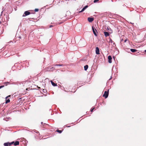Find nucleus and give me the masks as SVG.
I'll return each instance as SVG.
<instances>
[{
    "mask_svg": "<svg viewBox=\"0 0 146 146\" xmlns=\"http://www.w3.org/2000/svg\"><path fill=\"white\" fill-rule=\"evenodd\" d=\"M14 143V141H12L11 142H7L5 143H4V145L5 146H10L12 145Z\"/></svg>",
    "mask_w": 146,
    "mask_h": 146,
    "instance_id": "nucleus-1",
    "label": "nucleus"
},
{
    "mask_svg": "<svg viewBox=\"0 0 146 146\" xmlns=\"http://www.w3.org/2000/svg\"><path fill=\"white\" fill-rule=\"evenodd\" d=\"M109 94V90L108 91H105L104 94L103 95V97H104L105 98H108Z\"/></svg>",
    "mask_w": 146,
    "mask_h": 146,
    "instance_id": "nucleus-2",
    "label": "nucleus"
},
{
    "mask_svg": "<svg viewBox=\"0 0 146 146\" xmlns=\"http://www.w3.org/2000/svg\"><path fill=\"white\" fill-rule=\"evenodd\" d=\"M30 13L29 11H25L24 13V14L23 15V17H25L26 16L29 15L30 14Z\"/></svg>",
    "mask_w": 146,
    "mask_h": 146,
    "instance_id": "nucleus-3",
    "label": "nucleus"
},
{
    "mask_svg": "<svg viewBox=\"0 0 146 146\" xmlns=\"http://www.w3.org/2000/svg\"><path fill=\"white\" fill-rule=\"evenodd\" d=\"M92 30L93 31V33L94 34V35L96 36H97V34L96 33V32L97 33H98V32H97L95 28H94L93 27V26L92 27Z\"/></svg>",
    "mask_w": 146,
    "mask_h": 146,
    "instance_id": "nucleus-4",
    "label": "nucleus"
},
{
    "mask_svg": "<svg viewBox=\"0 0 146 146\" xmlns=\"http://www.w3.org/2000/svg\"><path fill=\"white\" fill-rule=\"evenodd\" d=\"M100 50L99 48L98 47H96V53L97 54H100Z\"/></svg>",
    "mask_w": 146,
    "mask_h": 146,
    "instance_id": "nucleus-5",
    "label": "nucleus"
},
{
    "mask_svg": "<svg viewBox=\"0 0 146 146\" xmlns=\"http://www.w3.org/2000/svg\"><path fill=\"white\" fill-rule=\"evenodd\" d=\"M108 62L109 63H111L112 62V57L111 56H109L108 57Z\"/></svg>",
    "mask_w": 146,
    "mask_h": 146,
    "instance_id": "nucleus-6",
    "label": "nucleus"
},
{
    "mask_svg": "<svg viewBox=\"0 0 146 146\" xmlns=\"http://www.w3.org/2000/svg\"><path fill=\"white\" fill-rule=\"evenodd\" d=\"M88 21L90 22H92L94 20V19L92 17H88Z\"/></svg>",
    "mask_w": 146,
    "mask_h": 146,
    "instance_id": "nucleus-7",
    "label": "nucleus"
},
{
    "mask_svg": "<svg viewBox=\"0 0 146 146\" xmlns=\"http://www.w3.org/2000/svg\"><path fill=\"white\" fill-rule=\"evenodd\" d=\"M104 34L106 37L109 36L110 35V34L109 33L107 32H104Z\"/></svg>",
    "mask_w": 146,
    "mask_h": 146,
    "instance_id": "nucleus-8",
    "label": "nucleus"
},
{
    "mask_svg": "<svg viewBox=\"0 0 146 146\" xmlns=\"http://www.w3.org/2000/svg\"><path fill=\"white\" fill-rule=\"evenodd\" d=\"M50 82L52 85L53 86H57V84H56L54 83L52 81H50Z\"/></svg>",
    "mask_w": 146,
    "mask_h": 146,
    "instance_id": "nucleus-9",
    "label": "nucleus"
},
{
    "mask_svg": "<svg viewBox=\"0 0 146 146\" xmlns=\"http://www.w3.org/2000/svg\"><path fill=\"white\" fill-rule=\"evenodd\" d=\"M13 144L15 146L18 145L19 144V141H16L15 142H14V143Z\"/></svg>",
    "mask_w": 146,
    "mask_h": 146,
    "instance_id": "nucleus-10",
    "label": "nucleus"
},
{
    "mask_svg": "<svg viewBox=\"0 0 146 146\" xmlns=\"http://www.w3.org/2000/svg\"><path fill=\"white\" fill-rule=\"evenodd\" d=\"M131 51L133 52H134L137 51V50L134 49H130Z\"/></svg>",
    "mask_w": 146,
    "mask_h": 146,
    "instance_id": "nucleus-11",
    "label": "nucleus"
},
{
    "mask_svg": "<svg viewBox=\"0 0 146 146\" xmlns=\"http://www.w3.org/2000/svg\"><path fill=\"white\" fill-rule=\"evenodd\" d=\"M88 65H86L85 66H84V70H86L88 68Z\"/></svg>",
    "mask_w": 146,
    "mask_h": 146,
    "instance_id": "nucleus-12",
    "label": "nucleus"
},
{
    "mask_svg": "<svg viewBox=\"0 0 146 146\" xmlns=\"http://www.w3.org/2000/svg\"><path fill=\"white\" fill-rule=\"evenodd\" d=\"M6 100V102H5L6 104H7V103H9L10 102V100L9 99H7Z\"/></svg>",
    "mask_w": 146,
    "mask_h": 146,
    "instance_id": "nucleus-13",
    "label": "nucleus"
},
{
    "mask_svg": "<svg viewBox=\"0 0 146 146\" xmlns=\"http://www.w3.org/2000/svg\"><path fill=\"white\" fill-rule=\"evenodd\" d=\"M55 66H64V65L63 64H56L55 65Z\"/></svg>",
    "mask_w": 146,
    "mask_h": 146,
    "instance_id": "nucleus-14",
    "label": "nucleus"
},
{
    "mask_svg": "<svg viewBox=\"0 0 146 146\" xmlns=\"http://www.w3.org/2000/svg\"><path fill=\"white\" fill-rule=\"evenodd\" d=\"M56 131L59 133H61L62 132V131L58 129L56 130Z\"/></svg>",
    "mask_w": 146,
    "mask_h": 146,
    "instance_id": "nucleus-15",
    "label": "nucleus"
},
{
    "mask_svg": "<svg viewBox=\"0 0 146 146\" xmlns=\"http://www.w3.org/2000/svg\"><path fill=\"white\" fill-rule=\"evenodd\" d=\"M109 42L110 43H112L113 42V41H112V40L111 38H110Z\"/></svg>",
    "mask_w": 146,
    "mask_h": 146,
    "instance_id": "nucleus-16",
    "label": "nucleus"
},
{
    "mask_svg": "<svg viewBox=\"0 0 146 146\" xmlns=\"http://www.w3.org/2000/svg\"><path fill=\"white\" fill-rule=\"evenodd\" d=\"M42 91L44 93H45L46 91L45 90H44V89H41Z\"/></svg>",
    "mask_w": 146,
    "mask_h": 146,
    "instance_id": "nucleus-17",
    "label": "nucleus"
},
{
    "mask_svg": "<svg viewBox=\"0 0 146 146\" xmlns=\"http://www.w3.org/2000/svg\"><path fill=\"white\" fill-rule=\"evenodd\" d=\"M99 1V0H94V3H96L98 1Z\"/></svg>",
    "mask_w": 146,
    "mask_h": 146,
    "instance_id": "nucleus-18",
    "label": "nucleus"
},
{
    "mask_svg": "<svg viewBox=\"0 0 146 146\" xmlns=\"http://www.w3.org/2000/svg\"><path fill=\"white\" fill-rule=\"evenodd\" d=\"M39 10L38 9H36L35 10V12H38V11Z\"/></svg>",
    "mask_w": 146,
    "mask_h": 146,
    "instance_id": "nucleus-19",
    "label": "nucleus"
},
{
    "mask_svg": "<svg viewBox=\"0 0 146 146\" xmlns=\"http://www.w3.org/2000/svg\"><path fill=\"white\" fill-rule=\"evenodd\" d=\"M84 9L83 8L82 10H81V11H80L79 12V13H81V12H83L84 11Z\"/></svg>",
    "mask_w": 146,
    "mask_h": 146,
    "instance_id": "nucleus-20",
    "label": "nucleus"
},
{
    "mask_svg": "<svg viewBox=\"0 0 146 146\" xmlns=\"http://www.w3.org/2000/svg\"><path fill=\"white\" fill-rule=\"evenodd\" d=\"M107 29L108 31H109V30H111V29L109 27H107Z\"/></svg>",
    "mask_w": 146,
    "mask_h": 146,
    "instance_id": "nucleus-21",
    "label": "nucleus"
},
{
    "mask_svg": "<svg viewBox=\"0 0 146 146\" xmlns=\"http://www.w3.org/2000/svg\"><path fill=\"white\" fill-rule=\"evenodd\" d=\"M94 109V108H92L91 109V110H90L91 111V112H92Z\"/></svg>",
    "mask_w": 146,
    "mask_h": 146,
    "instance_id": "nucleus-22",
    "label": "nucleus"
},
{
    "mask_svg": "<svg viewBox=\"0 0 146 146\" xmlns=\"http://www.w3.org/2000/svg\"><path fill=\"white\" fill-rule=\"evenodd\" d=\"M4 86H0V89L4 87Z\"/></svg>",
    "mask_w": 146,
    "mask_h": 146,
    "instance_id": "nucleus-23",
    "label": "nucleus"
},
{
    "mask_svg": "<svg viewBox=\"0 0 146 146\" xmlns=\"http://www.w3.org/2000/svg\"><path fill=\"white\" fill-rule=\"evenodd\" d=\"M88 7V5H86V6H85L84 7V8L86 9Z\"/></svg>",
    "mask_w": 146,
    "mask_h": 146,
    "instance_id": "nucleus-24",
    "label": "nucleus"
},
{
    "mask_svg": "<svg viewBox=\"0 0 146 146\" xmlns=\"http://www.w3.org/2000/svg\"><path fill=\"white\" fill-rule=\"evenodd\" d=\"M9 97H10V95H9L8 96L6 97L5 98L6 100L7 99V98Z\"/></svg>",
    "mask_w": 146,
    "mask_h": 146,
    "instance_id": "nucleus-25",
    "label": "nucleus"
},
{
    "mask_svg": "<svg viewBox=\"0 0 146 146\" xmlns=\"http://www.w3.org/2000/svg\"><path fill=\"white\" fill-rule=\"evenodd\" d=\"M54 67H52V68H51V69L52 70H53L54 69Z\"/></svg>",
    "mask_w": 146,
    "mask_h": 146,
    "instance_id": "nucleus-26",
    "label": "nucleus"
},
{
    "mask_svg": "<svg viewBox=\"0 0 146 146\" xmlns=\"http://www.w3.org/2000/svg\"><path fill=\"white\" fill-rule=\"evenodd\" d=\"M53 26V25H50V26H49V27L50 28H51Z\"/></svg>",
    "mask_w": 146,
    "mask_h": 146,
    "instance_id": "nucleus-27",
    "label": "nucleus"
},
{
    "mask_svg": "<svg viewBox=\"0 0 146 146\" xmlns=\"http://www.w3.org/2000/svg\"><path fill=\"white\" fill-rule=\"evenodd\" d=\"M112 78V77L111 76L110 78L109 79V80H111Z\"/></svg>",
    "mask_w": 146,
    "mask_h": 146,
    "instance_id": "nucleus-28",
    "label": "nucleus"
},
{
    "mask_svg": "<svg viewBox=\"0 0 146 146\" xmlns=\"http://www.w3.org/2000/svg\"><path fill=\"white\" fill-rule=\"evenodd\" d=\"M37 88L38 89H40V87H38V86H37Z\"/></svg>",
    "mask_w": 146,
    "mask_h": 146,
    "instance_id": "nucleus-29",
    "label": "nucleus"
},
{
    "mask_svg": "<svg viewBox=\"0 0 146 146\" xmlns=\"http://www.w3.org/2000/svg\"><path fill=\"white\" fill-rule=\"evenodd\" d=\"M113 45H114L115 46V43L113 42Z\"/></svg>",
    "mask_w": 146,
    "mask_h": 146,
    "instance_id": "nucleus-30",
    "label": "nucleus"
},
{
    "mask_svg": "<svg viewBox=\"0 0 146 146\" xmlns=\"http://www.w3.org/2000/svg\"><path fill=\"white\" fill-rule=\"evenodd\" d=\"M127 40L126 39L125 40H124V42H126V41Z\"/></svg>",
    "mask_w": 146,
    "mask_h": 146,
    "instance_id": "nucleus-31",
    "label": "nucleus"
},
{
    "mask_svg": "<svg viewBox=\"0 0 146 146\" xmlns=\"http://www.w3.org/2000/svg\"><path fill=\"white\" fill-rule=\"evenodd\" d=\"M83 9H84V10H85L86 9L84 7V8H83Z\"/></svg>",
    "mask_w": 146,
    "mask_h": 146,
    "instance_id": "nucleus-32",
    "label": "nucleus"
},
{
    "mask_svg": "<svg viewBox=\"0 0 146 146\" xmlns=\"http://www.w3.org/2000/svg\"><path fill=\"white\" fill-rule=\"evenodd\" d=\"M145 52H146V50H145Z\"/></svg>",
    "mask_w": 146,
    "mask_h": 146,
    "instance_id": "nucleus-33",
    "label": "nucleus"
},
{
    "mask_svg": "<svg viewBox=\"0 0 146 146\" xmlns=\"http://www.w3.org/2000/svg\"><path fill=\"white\" fill-rule=\"evenodd\" d=\"M41 124H42V123H43V122H41Z\"/></svg>",
    "mask_w": 146,
    "mask_h": 146,
    "instance_id": "nucleus-34",
    "label": "nucleus"
},
{
    "mask_svg": "<svg viewBox=\"0 0 146 146\" xmlns=\"http://www.w3.org/2000/svg\"><path fill=\"white\" fill-rule=\"evenodd\" d=\"M3 12V11H2V12H1V14Z\"/></svg>",
    "mask_w": 146,
    "mask_h": 146,
    "instance_id": "nucleus-35",
    "label": "nucleus"
},
{
    "mask_svg": "<svg viewBox=\"0 0 146 146\" xmlns=\"http://www.w3.org/2000/svg\"><path fill=\"white\" fill-rule=\"evenodd\" d=\"M67 127H70V126H68Z\"/></svg>",
    "mask_w": 146,
    "mask_h": 146,
    "instance_id": "nucleus-36",
    "label": "nucleus"
},
{
    "mask_svg": "<svg viewBox=\"0 0 146 146\" xmlns=\"http://www.w3.org/2000/svg\"><path fill=\"white\" fill-rule=\"evenodd\" d=\"M130 23L132 24H133V23Z\"/></svg>",
    "mask_w": 146,
    "mask_h": 146,
    "instance_id": "nucleus-37",
    "label": "nucleus"
},
{
    "mask_svg": "<svg viewBox=\"0 0 146 146\" xmlns=\"http://www.w3.org/2000/svg\"><path fill=\"white\" fill-rule=\"evenodd\" d=\"M7 83H9V82H7Z\"/></svg>",
    "mask_w": 146,
    "mask_h": 146,
    "instance_id": "nucleus-38",
    "label": "nucleus"
},
{
    "mask_svg": "<svg viewBox=\"0 0 146 146\" xmlns=\"http://www.w3.org/2000/svg\"><path fill=\"white\" fill-rule=\"evenodd\" d=\"M0 23H1V22L0 21Z\"/></svg>",
    "mask_w": 146,
    "mask_h": 146,
    "instance_id": "nucleus-39",
    "label": "nucleus"
}]
</instances>
